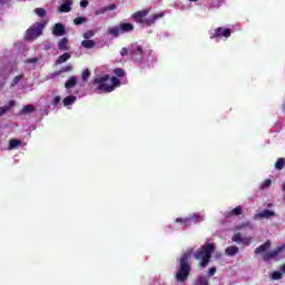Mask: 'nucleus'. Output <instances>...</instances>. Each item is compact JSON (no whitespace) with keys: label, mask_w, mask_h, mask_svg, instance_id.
Returning a JSON list of instances; mask_svg holds the SVG:
<instances>
[{"label":"nucleus","mask_w":285,"mask_h":285,"mask_svg":"<svg viewBox=\"0 0 285 285\" xmlns=\"http://www.w3.org/2000/svg\"><path fill=\"white\" fill-rule=\"evenodd\" d=\"M193 253H195V249L189 248L178 259V268L176 271L175 279L176 282H180V284L188 282V278L190 277L193 271L190 257L193 256Z\"/></svg>","instance_id":"nucleus-1"},{"label":"nucleus","mask_w":285,"mask_h":285,"mask_svg":"<svg viewBox=\"0 0 285 285\" xmlns=\"http://www.w3.org/2000/svg\"><path fill=\"white\" fill-rule=\"evenodd\" d=\"M215 243H207L202 245L194 253V259L199 262V268H206L210 264V259L213 257V253H215Z\"/></svg>","instance_id":"nucleus-2"},{"label":"nucleus","mask_w":285,"mask_h":285,"mask_svg":"<svg viewBox=\"0 0 285 285\" xmlns=\"http://www.w3.org/2000/svg\"><path fill=\"white\" fill-rule=\"evenodd\" d=\"M147 14H150V9L139 10L131 14V19L136 21V23H141L142 26H155L158 19L164 17V13H154L153 16L147 18Z\"/></svg>","instance_id":"nucleus-3"},{"label":"nucleus","mask_w":285,"mask_h":285,"mask_svg":"<svg viewBox=\"0 0 285 285\" xmlns=\"http://www.w3.org/2000/svg\"><path fill=\"white\" fill-rule=\"evenodd\" d=\"M95 83H98V90H101L102 92H112L118 86H121L119 78L115 76L110 78L109 75L96 78Z\"/></svg>","instance_id":"nucleus-4"},{"label":"nucleus","mask_w":285,"mask_h":285,"mask_svg":"<svg viewBox=\"0 0 285 285\" xmlns=\"http://www.w3.org/2000/svg\"><path fill=\"white\" fill-rule=\"evenodd\" d=\"M48 26V21H39L35 22L24 33L26 41H35V39H39L41 35H43V30Z\"/></svg>","instance_id":"nucleus-5"},{"label":"nucleus","mask_w":285,"mask_h":285,"mask_svg":"<svg viewBox=\"0 0 285 285\" xmlns=\"http://www.w3.org/2000/svg\"><path fill=\"white\" fill-rule=\"evenodd\" d=\"M135 30V24L130 22H122L119 27H111L108 29V33L111 37H119V35H124V32H132Z\"/></svg>","instance_id":"nucleus-6"},{"label":"nucleus","mask_w":285,"mask_h":285,"mask_svg":"<svg viewBox=\"0 0 285 285\" xmlns=\"http://www.w3.org/2000/svg\"><path fill=\"white\" fill-rule=\"evenodd\" d=\"M144 47L141 45H130L129 47V56L131 61H141L144 59Z\"/></svg>","instance_id":"nucleus-7"},{"label":"nucleus","mask_w":285,"mask_h":285,"mask_svg":"<svg viewBox=\"0 0 285 285\" xmlns=\"http://www.w3.org/2000/svg\"><path fill=\"white\" fill-rule=\"evenodd\" d=\"M283 250H285V246L284 245L276 247L272 252L264 253L263 254L264 262H271V259H275V257H277V255H279V253H283Z\"/></svg>","instance_id":"nucleus-8"},{"label":"nucleus","mask_w":285,"mask_h":285,"mask_svg":"<svg viewBox=\"0 0 285 285\" xmlns=\"http://www.w3.org/2000/svg\"><path fill=\"white\" fill-rule=\"evenodd\" d=\"M219 37H225V39H228L230 37V29H224L222 27H218L214 35L210 37V39H217Z\"/></svg>","instance_id":"nucleus-9"},{"label":"nucleus","mask_w":285,"mask_h":285,"mask_svg":"<svg viewBox=\"0 0 285 285\" xmlns=\"http://www.w3.org/2000/svg\"><path fill=\"white\" fill-rule=\"evenodd\" d=\"M271 217H275V212L271 209H265L254 215V219H271Z\"/></svg>","instance_id":"nucleus-10"},{"label":"nucleus","mask_w":285,"mask_h":285,"mask_svg":"<svg viewBox=\"0 0 285 285\" xmlns=\"http://www.w3.org/2000/svg\"><path fill=\"white\" fill-rule=\"evenodd\" d=\"M52 35H55V37H63V35H66V27L61 23H56L52 29Z\"/></svg>","instance_id":"nucleus-11"},{"label":"nucleus","mask_w":285,"mask_h":285,"mask_svg":"<svg viewBox=\"0 0 285 285\" xmlns=\"http://www.w3.org/2000/svg\"><path fill=\"white\" fill-rule=\"evenodd\" d=\"M10 108H14V100H10L7 106L0 107V117L8 115V112H10Z\"/></svg>","instance_id":"nucleus-12"},{"label":"nucleus","mask_w":285,"mask_h":285,"mask_svg":"<svg viewBox=\"0 0 285 285\" xmlns=\"http://www.w3.org/2000/svg\"><path fill=\"white\" fill-rule=\"evenodd\" d=\"M271 240H266L263 245L256 247L255 253L256 255H259L262 253H266V250H268V248H271Z\"/></svg>","instance_id":"nucleus-13"},{"label":"nucleus","mask_w":285,"mask_h":285,"mask_svg":"<svg viewBox=\"0 0 285 285\" xmlns=\"http://www.w3.org/2000/svg\"><path fill=\"white\" fill-rule=\"evenodd\" d=\"M242 213H244V208L242 206H237L227 213V217H239Z\"/></svg>","instance_id":"nucleus-14"},{"label":"nucleus","mask_w":285,"mask_h":285,"mask_svg":"<svg viewBox=\"0 0 285 285\" xmlns=\"http://www.w3.org/2000/svg\"><path fill=\"white\" fill-rule=\"evenodd\" d=\"M75 86H77V78L76 76H71L69 77V79L65 82V88L67 90H70L72 88H75Z\"/></svg>","instance_id":"nucleus-15"},{"label":"nucleus","mask_w":285,"mask_h":285,"mask_svg":"<svg viewBox=\"0 0 285 285\" xmlns=\"http://www.w3.org/2000/svg\"><path fill=\"white\" fill-rule=\"evenodd\" d=\"M176 224H181V226H185V228H188V226H193V218H176Z\"/></svg>","instance_id":"nucleus-16"},{"label":"nucleus","mask_w":285,"mask_h":285,"mask_svg":"<svg viewBox=\"0 0 285 285\" xmlns=\"http://www.w3.org/2000/svg\"><path fill=\"white\" fill-rule=\"evenodd\" d=\"M237 253H239V247H237V246H228L225 249V255H228V257H235V255H237Z\"/></svg>","instance_id":"nucleus-17"},{"label":"nucleus","mask_w":285,"mask_h":285,"mask_svg":"<svg viewBox=\"0 0 285 285\" xmlns=\"http://www.w3.org/2000/svg\"><path fill=\"white\" fill-rule=\"evenodd\" d=\"M72 0H67L59 7V12H70L72 10Z\"/></svg>","instance_id":"nucleus-18"},{"label":"nucleus","mask_w":285,"mask_h":285,"mask_svg":"<svg viewBox=\"0 0 285 285\" xmlns=\"http://www.w3.org/2000/svg\"><path fill=\"white\" fill-rule=\"evenodd\" d=\"M70 53L69 52H65L62 53L57 60H56V66H59L61 63H66V61H68V59H70Z\"/></svg>","instance_id":"nucleus-19"},{"label":"nucleus","mask_w":285,"mask_h":285,"mask_svg":"<svg viewBox=\"0 0 285 285\" xmlns=\"http://www.w3.org/2000/svg\"><path fill=\"white\" fill-rule=\"evenodd\" d=\"M75 101H77L76 96H67L66 98H63L62 104H63V106H72V104H75Z\"/></svg>","instance_id":"nucleus-20"},{"label":"nucleus","mask_w":285,"mask_h":285,"mask_svg":"<svg viewBox=\"0 0 285 285\" xmlns=\"http://www.w3.org/2000/svg\"><path fill=\"white\" fill-rule=\"evenodd\" d=\"M36 108L32 105H26L21 109V115H30L31 112H35Z\"/></svg>","instance_id":"nucleus-21"},{"label":"nucleus","mask_w":285,"mask_h":285,"mask_svg":"<svg viewBox=\"0 0 285 285\" xmlns=\"http://www.w3.org/2000/svg\"><path fill=\"white\" fill-rule=\"evenodd\" d=\"M21 146V140L19 139H11L9 141V150H16V148H19Z\"/></svg>","instance_id":"nucleus-22"},{"label":"nucleus","mask_w":285,"mask_h":285,"mask_svg":"<svg viewBox=\"0 0 285 285\" xmlns=\"http://www.w3.org/2000/svg\"><path fill=\"white\" fill-rule=\"evenodd\" d=\"M208 284H209V281H208V277L206 276H198L195 279V285H208Z\"/></svg>","instance_id":"nucleus-23"},{"label":"nucleus","mask_w":285,"mask_h":285,"mask_svg":"<svg viewBox=\"0 0 285 285\" xmlns=\"http://www.w3.org/2000/svg\"><path fill=\"white\" fill-rule=\"evenodd\" d=\"M232 240L235 242L236 244H242V242L248 244L247 238H242V234L237 233L232 237Z\"/></svg>","instance_id":"nucleus-24"},{"label":"nucleus","mask_w":285,"mask_h":285,"mask_svg":"<svg viewBox=\"0 0 285 285\" xmlns=\"http://www.w3.org/2000/svg\"><path fill=\"white\" fill-rule=\"evenodd\" d=\"M58 48L60 50H68V38L60 39V41L58 42Z\"/></svg>","instance_id":"nucleus-25"},{"label":"nucleus","mask_w":285,"mask_h":285,"mask_svg":"<svg viewBox=\"0 0 285 285\" xmlns=\"http://www.w3.org/2000/svg\"><path fill=\"white\" fill-rule=\"evenodd\" d=\"M81 46L82 48L90 49V48H95L96 43H95V40H82Z\"/></svg>","instance_id":"nucleus-26"},{"label":"nucleus","mask_w":285,"mask_h":285,"mask_svg":"<svg viewBox=\"0 0 285 285\" xmlns=\"http://www.w3.org/2000/svg\"><path fill=\"white\" fill-rule=\"evenodd\" d=\"M284 166H285V159L278 158L275 163L276 170H284Z\"/></svg>","instance_id":"nucleus-27"},{"label":"nucleus","mask_w":285,"mask_h":285,"mask_svg":"<svg viewBox=\"0 0 285 285\" xmlns=\"http://www.w3.org/2000/svg\"><path fill=\"white\" fill-rule=\"evenodd\" d=\"M21 79H23V75L16 76L11 81V88H14V86H17L21 81Z\"/></svg>","instance_id":"nucleus-28"},{"label":"nucleus","mask_w":285,"mask_h":285,"mask_svg":"<svg viewBox=\"0 0 285 285\" xmlns=\"http://www.w3.org/2000/svg\"><path fill=\"white\" fill-rule=\"evenodd\" d=\"M87 19L86 17H77L73 19L75 26H81L82 23H86Z\"/></svg>","instance_id":"nucleus-29"},{"label":"nucleus","mask_w":285,"mask_h":285,"mask_svg":"<svg viewBox=\"0 0 285 285\" xmlns=\"http://www.w3.org/2000/svg\"><path fill=\"white\" fill-rule=\"evenodd\" d=\"M189 219H193V224L204 222V217H202V215H199V214H194L193 217H189Z\"/></svg>","instance_id":"nucleus-30"},{"label":"nucleus","mask_w":285,"mask_h":285,"mask_svg":"<svg viewBox=\"0 0 285 285\" xmlns=\"http://www.w3.org/2000/svg\"><path fill=\"white\" fill-rule=\"evenodd\" d=\"M35 13L40 17L41 19H43V17H46V9L43 8H36L35 9Z\"/></svg>","instance_id":"nucleus-31"},{"label":"nucleus","mask_w":285,"mask_h":285,"mask_svg":"<svg viewBox=\"0 0 285 285\" xmlns=\"http://www.w3.org/2000/svg\"><path fill=\"white\" fill-rule=\"evenodd\" d=\"M63 72H72V65H67L66 67H62L58 71V75H63Z\"/></svg>","instance_id":"nucleus-32"},{"label":"nucleus","mask_w":285,"mask_h":285,"mask_svg":"<svg viewBox=\"0 0 285 285\" xmlns=\"http://www.w3.org/2000/svg\"><path fill=\"white\" fill-rule=\"evenodd\" d=\"M114 73L116 75V77H126V70H124L122 68H116L114 70Z\"/></svg>","instance_id":"nucleus-33"},{"label":"nucleus","mask_w":285,"mask_h":285,"mask_svg":"<svg viewBox=\"0 0 285 285\" xmlns=\"http://www.w3.org/2000/svg\"><path fill=\"white\" fill-rule=\"evenodd\" d=\"M91 72L90 69H85L81 73L82 81H88V78L90 77Z\"/></svg>","instance_id":"nucleus-34"},{"label":"nucleus","mask_w":285,"mask_h":285,"mask_svg":"<svg viewBox=\"0 0 285 285\" xmlns=\"http://www.w3.org/2000/svg\"><path fill=\"white\" fill-rule=\"evenodd\" d=\"M95 37V31L88 30L83 33V39L88 40L90 38Z\"/></svg>","instance_id":"nucleus-35"},{"label":"nucleus","mask_w":285,"mask_h":285,"mask_svg":"<svg viewBox=\"0 0 285 285\" xmlns=\"http://www.w3.org/2000/svg\"><path fill=\"white\" fill-rule=\"evenodd\" d=\"M120 55H121V57H128V55H130V49L124 47V48L120 50Z\"/></svg>","instance_id":"nucleus-36"},{"label":"nucleus","mask_w":285,"mask_h":285,"mask_svg":"<svg viewBox=\"0 0 285 285\" xmlns=\"http://www.w3.org/2000/svg\"><path fill=\"white\" fill-rule=\"evenodd\" d=\"M272 279H282V272H274L272 274Z\"/></svg>","instance_id":"nucleus-37"},{"label":"nucleus","mask_w":285,"mask_h":285,"mask_svg":"<svg viewBox=\"0 0 285 285\" xmlns=\"http://www.w3.org/2000/svg\"><path fill=\"white\" fill-rule=\"evenodd\" d=\"M105 9H106V12L117 10V4H109V6L105 7Z\"/></svg>","instance_id":"nucleus-38"},{"label":"nucleus","mask_w":285,"mask_h":285,"mask_svg":"<svg viewBox=\"0 0 285 285\" xmlns=\"http://www.w3.org/2000/svg\"><path fill=\"white\" fill-rule=\"evenodd\" d=\"M215 273H217V267H210L208 271L209 277H213V275H215Z\"/></svg>","instance_id":"nucleus-39"},{"label":"nucleus","mask_w":285,"mask_h":285,"mask_svg":"<svg viewBox=\"0 0 285 285\" xmlns=\"http://www.w3.org/2000/svg\"><path fill=\"white\" fill-rule=\"evenodd\" d=\"M39 59L38 58H29L27 59V63H38Z\"/></svg>","instance_id":"nucleus-40"},{"label":"nucleus","mask_w":285,"mask_h":285,"mask_svg":"<svg viewBox=\"0 0 285 285\" xmlns=\"http://www.w3.org/2000/svg\"><path fill=\"white\" fill-rule=\"evenodd\" d=\"M61 101V98L59 96H56L52 100V106H57Z\"/></svg>","instance_id":"nucleus-41"},{"label":"nucleus","mask_w":285,"mask_h":285,"mask_svg":"<svg viewBox=\"0 0 285 285\" xmlns=\"http://www.w3.org/2000/svg\"><path fill=\"white\" fill-rule=\"evenodd\" d=\"M271 184H273V181L271 179H266L263 184V188H268V186H271Z\"/></svg>","instance_id":"nucleus-42"},{"label":"nucleus","mask_w":285,"mask_h":285,"mask_svg":"<svg viewBox=\"0 0 285 285\" xmlns=\"http://www.w3.org/2000/svg\"><path fill=\"white\" fill-rule=\"evenodd\" d=\"M88 0H81L80 1V8H88Z\"/></svg>","instance_id":"nucleus-43"},{"label":"nucleus","mask_w":285,"mask_h":285,"mask_svg":"<svg viewBox=\"0 0 285 285\" xmlns=\"http://www.w3.org/2000/svg\"><path fill=\"white\" fill-rule=\"evenodd\" d=\"M106 12V7H104L102 9L96 11V14L99 16V14H105Z\"/></svg>","instance_id":"nucleus-44"},{"label":"nucleus","mask_w":285,"mask_h":285,"mask_svg":"<svg viewBox=\"0 0 285 285\" xmlns=\"http://www.w3.org/2000/svg\"><path fill=\"white\" fill-rule=\"evenodd\" d=\"M6 3H10V0H0V6H6Z\"/></svg>","instance_id":"nucleus-45"},{"label":"nucleus","mask_w":285,"mask_h":285,"mask_svg":"<svg viewBox=\"0 0 285 285\" xmlns=\"http://www.w3.org/2000/svg\"><path fill=\"white\" fill-rule=\"evenodd\" d=\"M59 75H61V73H59V71H56V72L53 73V77H59Z\"/></svg>","instance_id":"nucleus-46"},{"label":"nucleus","mask_w":285,"mask_h":285,"mask_svg":"<svg viewBox=\"0 0 285 285\" xmlns=\"http://www.w3.org/2000/svg\"><path fill=\"white\" fill-rule=\"evenodd\" d=\"M282 272L285 273V264L282 266Z\"/></svg>","instance_id":"nucleus-47"},{"label":"nucleus","mask_w":285,"mask_h":285,"mask_svg":"<svg viewBox=\"0 0 285 285\" xmlns=\"http://www.w3.org/2000/svg\"><path fill=\"white\" fill-rule=\"evenodd\" d=\"M189 1L195 2V1H199V0H189Z\"/></svg>","instance_id":"nucleus-48"}]
</instances>
